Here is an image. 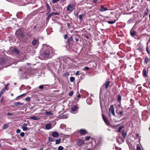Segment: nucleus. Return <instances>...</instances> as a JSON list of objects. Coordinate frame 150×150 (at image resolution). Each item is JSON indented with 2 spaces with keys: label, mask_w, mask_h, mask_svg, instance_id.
<instances>
[{
  "label": "nucleus",
  "mask_w": 150,
  "mask_h": 150,
  "mask_svg": "<svg viewBox=\"0 0 150 150\" xmlns=\"http://www.w3.org/2000/svg\"><path fill=\"white\" fill-rule=\"evenodd\" d=\"M15 35L18 39L21 40L23 39L24 37L23 31L21 29L17 30L16 33Z\"/></svg>",
  "instance_id": "f257e3e1"
},
{
  "label": "nucleus",
  "mask_w": 150,
  "mask_h": 150,
  "mask_svg": "<svg viewBox=\"0 0 150 150\" xmlns=\"http://www.w3.org/2000/svg\"><path fill=\"white\" fill-rule=\"evenodd\" d=\"M136 50L137 52H140L142 53V54L140 55H143L144 53L143 52V49L142 46H141L140 43H139L137 45L136 47Z\"/></svg>",
  "instance_id": "f03ea898"
},
{
  "label": "nucleus",
  "mask_w": 150,
  "mask_h": 150,
  "mask_svg": "<svg viewBox=\"0 0 150 150\" xmlns=\"http://www.w3.org/2000/svg\"><path fill=\"white\" fill-rule=\"evenodd\" d=\"M85 141L82 139H79L76 140V144L78 146H81L84 144Z\"/></svg>",
  "instance_id": "7ed1b4c3"
},
{
  "label": "nucleus",
  "mask_w": 150,
  "mask_h": 150,
  "mask_svg": "<svg viewBox=\"0 0 150 150\" xmlns=\"http://www.w3.org/2000/svg\"><path fill=\"white\" fill-rule=\"evenodd\" d=\"M67 42L69 46H72L73 45L74 40L72 37H70L68 38Z\"/></svg>",
  "instance_id": "20e7f679"
},
{
  "label": "nucleus",
  "mask_w": 150,
  "mask_h": 150,
  "mask_svg": "<svg viewBox=\"0 0 150 150\" xmlns=\"http://www.w3.org/2000/svg\"><path fill=\"white\" fill-rule=\"evenodd\" d=\"M12 52L16 55H18L20 53V51L16 47H14L11 50Z\"/></svg>",
  "instance_id": "39448f33"
},
{
  "label": "nucleus",
  "mask_w": 150,
  "mask_h": 150,
  "mask_svg": "<svg viewBox=\"0 0 150 150\" xmlns=\"http://www.w3.org/2000/svg\"><path fill=\"white\" fill-rule=\"evenodd\" d=\"M75 6L73 4L69 5L67 8V10L70 11H72L74 9Z\"/></svg>",
  "instance_id": "423d86ee"
},
{
  "label": "nucleus",
  "mask_w": 150,
  "mask_h": 150,
  "mask_svg": "<svg viewBox=\"0 0 150 150\" xmlns=\"http://www.w3.org/2000/svg\"><path fill=\"white\" fill-rule=\"evenodd\" d=\"M6 59L5 57H3L2 58L0 59V69L1 67V66L3 64H5L6 62Z\"/></svg>",
  "instance_id": "0eeeda50"
},
{
  "label": "nucleus",
  "mask_w": 150,
  "mask_h": 150,
  "mask_svg": "<svg viewBox=\"0 0 150 150\" xmlns=\"http://www.w3.org/2000/svg\"><path fill=\"white\" fill-rule=\"evenodd\" d=\"M109 112L110 113L111 112L113 115H115L114 111V108L113 105H110V108L109 109Z\"/></svg>",
  "instance_id": "6e6552de"
},
{
  "label": "nucleus",
  "mask_w": 150,
  "mask_h": 150,
  "mask_svg": "<svg viewBox=\"0 0 150 150\" xmlns=\"http://www.w3.org/2000/svg\"><path fill=\"white\" fill-rule=\"evenodd\" d=\"M110 83V81H106L105 82V84L103 85L101 87V89H103L105 88V89H106L109 86V84Z\"/></svg>",
  "instance_id": "1a4fd4ad"
},
{
  "label": "nucleus",
  "mask_w": 150,
  "mask_h": 150,
  "mask_svg": "<svg viewBox=\"0 0 150 150\" xmlns=\"http://www.w3.org/2000/svg\"><path fill=\"white\" fill-rule=\"evenodd\" d=\"M50 55V52L48 50H46L42 53V55L49 56Z\"/></svg>",
  "instance_id": "9d476101"
},
{
  "label": "nucleus",
  "mask_w": 150,
  "mask_h": 150,
  "mask_svg": "<svg viewBox=\"0 0 150 150\" xmlns=\"http://www.w3.org/2000/svg\"><path fill=\"white\" fill-rule=\"evenodd\" d=\"M79 132L81 135H84L87 133V131L85 129H81L79 130Z\"/></svg>",
  "instance_id": "9b49d317"
},
{
  "label": "nucleus",
  "mask_w": 150,
  "mask_h": 150,
  "mask_svg": "<svg viewBox=\"0 0 150 150\" xmlns=\"http://www.w3.org/2000/svg\"><path fill=\"white\" fill-rule=\"evenodd\" d=\"M47 48L49 49L50 50H52L51 51V53L52 54V56H54L56 55H57V54L55 52V51L54 50H53L52 49V47H50L49 46L47 45Z\"/></svg>",
  "instance_id": "f8f14e48"
},
{
  "label": "nucleus",
  "mask_w": 150,
  "mask_h": 150,
  "mask_svg": "<svg viewBox=\"0 0 150 150\" xmlns=\"http://www.w3.org/2000/svg\"><path fill=\"white\" fill-rule=\"evenodd\" d=\"M52 136L54 138H57L59 136V134L56 132H52Z\"/></svg>",
  "instance_id": "ddd939ff"
},
{
  "label": "nucleus",
  "mask_w": 150,
  "mask_h": 150,
  "mask_svg": "<svg viewBox=\"0 0 150 150\" xmlns=\"http://www.w3.org/2000/svg\"><path fill=\"white\" fill-rule=\"evenodd\" d=\"M27 125L28 124L26 123H24L22 125L21 127L23 129V131H26L28 129V128L26 127Z\"/></svg>",
  "instance_id": "4468645a"
},
{
  "label": "nucleus",
  "mask_w": 150,
  "mask_h": 150,
  "mask_svg": "<svg viewBox=\"0 0 150 150\" xmlns=\"http://www.w3.org/2000/svg\"><path fill=\"white\" fill-rule=\"evenodd\" d=\"M100 7L101 8L99 9V10L100 11H104L108 10L107 8L104 7L103 5H101Z\"/></svg>",
  "instance_id": "2eb2a0df"
},
{
  "label": "nucleus",
  "mask_w": 150,
  "mask_h": 150,
  "mask_svg": "<svg viewBox=\"0 0 150 150\" xmlns=\"http://www.w3.org/2000/svg\"><path fill=\"white\" fill-rule=\"evenodd\" d=\"M46 6L47 8V10L48 11L47 14V15L50 12L51 9L49 4L47 3H46Z\"/></svg>",
  "instance_id": "dca6fc26"
},
{
  "label": "nucleus",
  "mask_w": 150,
  "mask_h": 150,
  "mask_svg": "<svg viewBox=\"0 0 150 150\" xmlns=\"http://www.w3.org/2000/svg\"><path fill=\"white\" fill-rule=\"evenodd\" d=\"M52 125L50 123L46 124L45 126V128L47 129H50L52 128Z\"/></svg>",
  "instance_id": "f3484780"
},
{
  "label": "nucleus",
  "mask_w": 150,
  "mask_h": 150,
  "mask_svg": "<svg viewBox=\"0 0 150 150\" xmlns=\"http://www.w3.org/2000/svg\"><path fill=\"white\" fill-rule=\"evenodd\" d=\"M142 74L143 76L146 77L147 76V71L145 69H144L142 71Z\"/></svg>",
  "instance_id": "a211bd4d"
},
{
  "label": "nucleus",
  "mask_w": 150,
  "mask_h": 150,
  "mask_svg": "<svg viewBox=\"0 0 150 150\" xmlns=\"http://www.w3.org/2000/svg\"><path fill=\"white\" fill-rule=\"evenodd\" d=\"M136 32L134 30H130V34L131 36L133 37L136 35Z\"/></svg>",
  "instance_id": "6ab92c4d"
},
{
  "label": "nucleus",
  "mask_w": 150,
  "mask_h": 150,
  "mask_svg": "<svg viewBox=\"0 0 150 150\" xmlns=\"http://www.w3.org/2000/svg\"><path fill=\"white\" fill-rule=\"evenodd\" d=\"M6 87H4L1 91L0 92V97L1 96L3 93L6 90Z\"/></svg>",
  "instance_id": "aec40b11"
},
{
  "label": "nucleus",
  "mask_w": 150,
  "mask_h": 150,
  "mask_svg": "<svg viewBox=\"0 0 150 150\" xmlns=\"http://www.w3.org/2000/svg\"><path fill=\"white\" fill-rule=\"evenodd\" d=\"M14 104L15 106H17L22 105L24 104V103H21L19 102H17L14 103Z\"/></svg>",
  "instance_id": "412c9836"
},
{
  "label": "nucleus",
  "mask_w": 150,
  "mask_h": 150,
  "mask_svg": "<svg viewBox=\"0 0 150 150\" xmlns=\"http://www.w3.org/2000/svg\"><path fill=\"white\" fill-rule=\"evenodd\" d=\"M8 123L5 124L2 127V129H6L8 128Z\"/></svg>",
  "instance_id": "4be33fe9"
},
{
  "label": "nucleus",
  "mask_w": 150,
  "mask_h": 150,
  "mask_svg": "<svg viewBox=\"0 0 150 150\" xmlns=\"http://www.w3.org/2000/svg\"><path fill=\"white\" fill-rule=\"evenodd\" d=\"M122 99V97L120 94H118L117 95V100L120 103L121 102Z\"/></svg>",
  "instance_id": "5701e85b"
},
{
  "label": "nucleus",
  "mask_w": 150,
  "mask_h": 150,
  "mask_svg": "<svg viewBox=\"0 0 150 150\" xmlns=\"http://www.w3.org/2000/svg\"><path fill=\"white\" fill-rule=\"evenodd\" d=\"M30 119L34 120H39L40 119L39 117L35 116H30Z\"/></svg>",
  "instance_id": "b1692460"
},
{
  "label": "nucleus",
  "mask_w": 150,
  "mask_h": 150,
  "mask_svg": "<svg viewBox=\"0 0 150 150\" xmlns=\"http://www.w3.org/2000/svg\"><path fill=\"white\" fill-rule=\"evenodd\" d=\"M149 9L148 8H147L146 9V10L144 12V14L143 16V17H144L146 15H148L149 13Z\"/></svg>",
  "instance_id": "393cba45"
},
{
  "label": "nucleus",
  "mask_w": 150,
  "mask_h": 150,
  "mask_svg": "<svg viewBox=\"0 0 150 150\" xmlns=\"http://www.w3.org/2000/svg\"><path fill=\"white\" fill-rule=\"evenodd\" d=\"M78 108V107L76 105L74 106L71 109V111L73 112L75 111Z\"/></svg>",
  "instance_id": "a878e982"
},
{
  "label": "nucleus",
  "mask_w": 150,
  "mask_h": 150,
  "mask_svg": "<svg viewBox=\"0 0 150 150\" xmlns=\"http://www.w3.org/2000/svg\"><path fill=\"white\" fill-rule=\"evenodd\" d=\"M150 61V59L148 57H146L144 60V63L146 64L148 62Z\"/></svg>",
  "instance_id": "bb28decb"
},
{
  "label": "nucleus",
  "mask_w": 150,
  "mask_h": 150,
  "mask_svg": "<svg viewBox=\"0 0 150 150\" xmlns=\"http://www.w3.org/2000/svg\"><path fill=\"white\" fill-rule=\"evenodd\" d=\"M117 142L119 141L120 144H121L124 142V139L122 138H119L118 139H117Z\"/></svg>",
  "instance_id": "cd10ccee"
},
{
  "label": "nucleus",
  "mask_w": 150,
  "mask_h": 150,
  "mask_svg": "<svg viewBox=\"0 0 150 150\" xmlns=\"http://www.w3.org/2000/svg\"><path fill=\"white\" fill-rule=\"evenodd\" d=\"M121 133L122 134V136L123 138L125 139L127 135L126 133L124 131H122Z\"/></svg>",
  "instance_id": "c85d7f7f"
},
{
  "label": "nucleus",
  "mask_w": 150,
  "mask_h": 150,
  "mask_svg": "<svg viewBox=\"0 0 150 150\" xmlns=\"http://www.w3.org/2000/svg\"><path fill=\"white\" fill-rule=\"evenodd\" d=\"M84 16L85 14H81L79 16V18L80 20H81Z\"/></svg>",
  "instance_id": "c756f323"
},
{
  "label": "nucleus",
  "mask_w": 150,
  "mask_h": 150,
  "mask_svg": "<svg viewBox=\"0 0 150 150\" xmlns=\"http://www.w3.org/2000/svg\"><path fill=\"white\" fill-rule=\"evenodd\" d=\"M26 94V93H25L21 95H20L19 96H18L16 98V100L18 99V98H19L21 97L22 96H25Z\"/></svg>",
  "instance_id": "7c9ffc66"
},
{
  "label": "nucleus",
  "mask_w": 150,
  "mask_h": 150,
  "mask_svg": "<svg viewBox=\"0 0 150 150\" xmlns=\"http://www.w3.org/2000/svg\"><path fill=\"white\" fill-rule=\"evenodd\" d=\"M37 42V40L35 39H34L32 41V43L33 45H36Z\"/></svg>",
  "instance_id": "2f4dec72"
},
{
  "label": "nucleus",
  "mask_w": 150,
  "mask_h": 150,
  "mask_svg": "<svg viewBox=\"0 0 150 150\" xmlns=\"http://www.w3.org/2000/svg\"><path fill=\"white\" fill-rule=\"evenodd\" d=\"M116 21V20H115L114 21H107V22L108 24H114L115 23Z\"/></svg>",
  "instance_id": "473e14b6"
},
{
  "label": "nucleus",
  "mask_w": 150,
  "mask_h": 150,
  "mask_svg": "<svg viewBox=\"0 0 150 150\" xmlns=\"http://www.w3.org/2000/svg\"><path fill=\"white\" fill-rule=\"evenodd\" d=\"M102 118L103 121L105 122L106 121L108 120L105 117L104 114H102Z\"/></svg>",
  "instance_id": "72a5a7b5"
},
{
  "label": "nucleus",
  "mask_w": 150,
  "mask_h": 150,
  "mask_svg": "<svg viewBox=\"0 0 150 150\" xmlns=\"http://www.w3.org/2000/svg\"><path fill=\"white\" fill-rule=\"evenodd\" d=\"M61 141V139H57L56 140V144H59L60 142Z\"/></svg>",
  "instance_id": "f704fd0d"
},
{
  "label": "nucleus",
  "mask_w": 150,
  "mask_h": 150,
  "mask_svg": "<svg viewBox=\"0 0 150 150\" xmlns=\"http://www.w3.org/2000/svg\"><path fill=\"white\" fill-rule=\"evenodd\" d=\"M45 115H53V114L51 112V111L45 112Z\"/></svg>",
  "instance_id": "c9c22d12"
},
{
  "label": "nucleus",
  "mask_w": 150,
  "mask_h": 150,
  "mask_svg": "<svg viewBox=\"0 0 150 150\" xmlns=\"http://www.w3.org/2000/svg\"><path fill=\"white\" fill-rule=\"evenodd\" d=\"M70 81L71 82H73L75 80V78L73 77H71L70 78Z\"/></svg>",
  "instance_id": "e433bc0d"
},
{
  "label": "nucleus",
  "mask_w": 150,
  "mask_h": 150,
  "mask_svg": "<svg viewBox=\"0 0 150 150\" xmlns=\"http://www.w3.org/2000/svg\"><path fill=\"white\" fill-rule=\"evenodd\" d=\"M134 21V19L133 18H132L128 20V23H132Z\"/></svg>",
  "instance_id": "4c0bfd02"
},
{
  "label": "nucleus",
  "mask_w": 150,
  "mask_h": 150,
  "mask_svg": "<svg viewBox=\"0 0 150 150\" xmlns=\"http://www.w3.org/2000/svg\"><path fill=\"white\" fill-rule=\"evenodd\" d=\"M105 123L108 126H110V122H109V121L108 120L107 121H106L105 122Z\"/></svg>",
  "instance_id": "58836bf2"
},
{
  "label": "nucleus",
  "mask_w": 150,
  "mask_h": 150,
  "mask_svg": "<svg viewBox=\"0 0 150 150\" xmlns=\"http://www.w3.org/2000/svg\"><path fill=\"white\" fill-rule=\"evenodd\" d=\"M124 127V126H120L118 129V132H120L121 131V130Z\"/></svg>",
  "instance_id": "ea45409f"
},
{
  "label": "nucleus",
  "mask_w": 150,
  "mask_h": 150,
  "mask_svg": "<svg viewBox=\"0 0 150 150\" xmlns=\"http://www.w3.org/2000/svg\"><path fill=\"white\" fill-rule=\"evenodd\" d=\"M69 75V73L68 72H66L63 74V76L64 77H66L68 76Z\"/></svg>",
  "instance_id": "a19ab883"
},
{
  "label": "nucleus",
  "mask_w": 150,
  "mask_h": 150,
  "mask_svg": "<svg viewBox=\"0 0 150 150\" xmlns=\"http://www.w3.org/2000/svg\"><path fill=\"white\" fill-rule=\"evenodd\" d=\"M54 139L53 138L51 137H48V140L49 142H52L54 141Z\"/></svg>",
  "instance_id": "79ce46f5"
},
{
  "label": "nucleus",
  "mask_w": 150,
  "mask_h": 150,
  "mask_svg": "<svg viewBox=\"0 0 150 150\" xmlns=\"http://www.w3.org/2000/svg\"><path fill=\"white\" fill-rule=\"evenodd\" d=\"M67 118V117L66 115H64L61 117V118L62 119H65Z\"/></svg>",
  "instance_id": "37998d69"
},
{
  "label": "nucleus",
  "mask_w": 150,
  "mask_h": 150,
  "mask_svg": "<svg viewBox=\"0 0 150 150\" xmlns=\"http://www.w3.org/2000/svg\"><path fill=\"white\" fill-rule=\"evenodd\" d=\"M148 47H146V50L147 53L149 54V55H150V50L148 49Z\"/></svg>",
  "instance_id": "c03bdc74"
},
{
  "label": "nucleus",
  "mask_w": 150,
  "mask_h": 150,
  "mask_svg": "<svg viewBox=\"0 0 150 150\" xmlns=\"http://www.w3.org/2000/svg\"><path fill=\"white\" fill-rule=\"evenodd\" d=\"M64 148L62 146H59L58 148V150H63Z\"/></svg>",
  "instance_id": "a18cd8bd"
},
{
  "label": "nucleus",
  "mask_w": 150,
  "mask_h": 150,
  "mask_svg": "<svg viewBox=\"0 0 150 150\" xmlns=\"http://www.w3.org/2000/svg\"><path fill=\"white\" fill-rule=\"evenodd\" d=\"M54 15V14L53 12H52V13H50V14H48V18H49V17H52V16Z\"/></svg>",
  "instance_id": "49530a36"
},
{
  "label": "nucleus",
  "mask_w": 150,
  "mask_h": 150,
  "mask_svg": "<svg viewBox=\"0 0 150 150\" xmlns=\"http://www.w3.org/2000/svg\"><path fill=\"white\" fill-rule=\"evenodd\" d=\"M7 115L8 116L9 115H14V113L13 112H8L7 114Z\"/></svg>",
  "instance_id": "de8ad7c7"
},
{
  "label": "nucleus",
  "mask_w": 150,
  "mask_h": 150,
  "mask_svg": "<svg viewBox=\"0 0 150 150\" xmlns=\"http://www.w3.org/2000/svg\"><path fill=\"white\" fill-rule=\"evenodd\" d=\"M90 138V136H86L85 137V139L86 141H88Z\"/></svg>",
  "instance_id": "09e8293b"
},
{
  "label": "nucleus",
  "mask_w": 150,
  "mask_h": 150,
  "mask_svg": "<svg viewBox=\"0 0 150 150\" xmlns=\"http://www.w3.org/2000/svg\"><path fill=\"white\" fill-rule=\"evenodd\" d=\"M25 99V100L28 102H29L30 101V97H27V98H26Z\"/></svg>",
  "instance_id": "8fccbe9b"
},
{
  "label": "nucleus",
  "mask_w": 150,
  "mask_h": 150,
  "mask_svg": "<svg viewBox=\"0 0 150 150\" xmlns=\"http://www.w3.org/2000/svg\"><path fill=\"white\" fill-rule=\"evenodd\" d=\"M73 94V91H71L69 93V96H71Z\"/></svg>",
  "instance_id": "3c124183"
},
{
  "label": "nucleus",
  "mask_w": 150,
  "mask_h": 150,
  "mask_svg": "<svg viewBox=\"0 0 150 150\" xmlns=\"http://www.w3.org/2000/svg\"><path fill=\"white\" fill-rule=\"evenodd\" d=\"M59 0H52V3L53 4L57 3L59 1Z\"/></svg>",
  "instance_id": "603ef678"
},
{
  "label": "nucleus",
  "mask_w": 150,
  "mask_h": 150,
  "mask_svg": "<svg viewBox=\"0 0 150 150\" xmlns=\"http://www.w3.org/2000/svg\"><path fill=\"white\" fill-rule=\"evenodd\" d=\"M39 89H40L41 90H42L44 88V86L43 85H41L39 87Z\"/></svg>",
  "instance_id": "864d4df0"
},
{
  "label": "nucleus",
  "mask_w": 150,
  "mask_h": 150,
  "mask_svg": "<svg viewBox=\"0 0 150 150\" xmlns=\"http://www.w3.org/2000/svg\"><path fill=\"white\" fill-rule=\"evenodd\" d=\"M24 135H25V134H24V133L23 132H22L20 134V135L22 137H23L24 136Z\"/></svg>",
  "instance_id": "5fc2aeb1"
},
{
  "label": "nucleus",
  "mask_w": 150,
  "mask_h": 150,
  "mask_svg": "<svg viewBox=\"0 0 150 150\" xmlns=\"http://www.w3.org/2000/svg\"><path fill=\"white\" fill-rule=\"evenodd\" d=\"M75 40H76V42H77L79 41V38L77 37H75Z\"/></svg>",
  "instance_id": "6e6d98bb"
},
{
  "label": "nucleus",
  "mask_w": 150,
  "mask_h": 150,
  "mask_svg": "<svg viewBox=\"0 0 150 150\" xmlns=\"http://www.w3.org/2000/svg\"><path fill=\"white\" fill-rule=\"evenodd\" d=\"M4 102V101L3 100V97H2V98H1V103H3Z\"/></svg>",
  "instance_id": "4d7b16f0"
},
{
  "label": "nucleus",
  "mask_w": 150,
  "mask_h": 150,
  "mask_svg": "<svg viewBox=\"0 0 150 150\" xmlns=\"http://www.w3.org/2000/svg\"><path fill=\"white\" fill-rule=\"evenodd\" d=\"M68 36L67 34H65L64 36V38L65 39H66L68 38Z\"/></svg>",
  "instance_id": "13d9d810"
},
{
  "label": "nucleus",
  "mask_w": 150,
  "mask_h": 150,
  "mask_svg": "<svg viewBox=\"0 0 150 150\" xmlns=\"http://www.w3.org/2000/svg\"><path fill=\"white\" fill-rule=\"evenodd\" d=\"M123 112L122 111L120 112V113H119V114L121 116H122L123 115Z\"/></svg>",
  "instance_id": "bf43d9fd"
},
{
  "label": "nucleus",
  "mask_w": 150,
  "mask_h": 150,
  "mask_svg": "<svg viewBox=\"0 0 150 150\" xmlns=\"http://www.w3.org/2000/svg\"><path fill=\"white\" fill-rule=\"evenodd\" d=\"M21 130L20 129H18L16 130V132L17 133H20L21 132Z\"/></svg>",
  "instance_id": "052dcab7"
},
{
  "label": "nucleus",
  "mask_w": 150,
  "mask_h": 150,
  "mask_svg": "<svg viewBox=\"0 0 150 150\" xmlns=\"http://www.w3.org/2000/svg\"><path fill=\"white\" fill-rule=\"evenodd\" d=\"M54 15H59V13L57 12H53Z\"/></svg>",
  "instance_id": "680f3d73"
},
{
  "label": "nucleus",
  "mask_w": 150,
  "mask_h": 150,
  "mask_svg": "<svg viewBox=\"0 0 150 150\" xmlns=\"http://www.w3.org/2000/svg\"><path fill=\"white\" fill-rule=\"evenodd\" d=\"M79 71H77L76 73V75L77 76L79 75Z\"/></svg>",
  "instance_id": "e2e57ef3"
},
{
  "label": "nucleus",
  "mask_w": 150,
  "mask_h": 150,
  "mask_svg": "<svg viewBox=\"0 0 150 150\" xmlns=\"http://www.w3.org/2000/svg\"><path fill=\"white\" fill-rule=\"evenodd\" d=\"M137 150H141L140 147L139 146H137Z\"/></svg>",
  "instance_id": "0e129e2a"
},
{
  "label": "nucleus",
  "mask_w": 150,
  "mask_h": 150,
  "mask_svg": "<svg viewBox=\"0 0 150 150\" xmlns=\"http://www.w3.org/2000/svg\"><path fill=\"white\" fill-rule=\"evenodd\" d=\"M84 69L86 70H88L89 69V68L87 67H84Z\"/></svg>",
  "instance_id": "69168bd1"
},
{
  "label": "nucleus",
  "mask_w": 150,
  "mask_h": 150,
  "mask_svg": "<svg viewBox=\"0 0 150 150\" xmlns=\"http://www.w3.org/2000/svg\"><path fill=\"white\" fill-rule=\"evenodd\" d=\"M119 126V125H113V126L114 127H117Z\"/></svg>",
  "instance_id": "338daca9"
},
{
  "label": "nucleus",
  "mask_w": 150,
  "mask_h": 150,
  "mask_svg": "<svg viewBox=\"0 0 150 150\" xmlns=\"http://www.w3.org/2000/svg\"><path fill=\"white\" fill-rule=\"evenodd\" d=\"M21 150H27V149H26L25 148H22L21 149Z\"/></svg>",
  "instance_id": "774afa93"
}]
</instances>
